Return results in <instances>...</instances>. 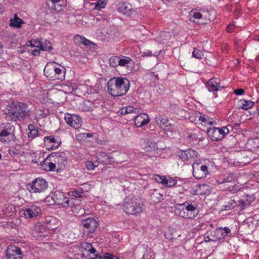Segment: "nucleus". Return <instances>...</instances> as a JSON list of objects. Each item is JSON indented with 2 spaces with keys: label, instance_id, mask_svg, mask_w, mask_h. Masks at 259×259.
<instances>
[{
  "label": "nucleus",
  "instance_id": "obj_43",
  "mask_svg": "<svg viewBox=\"0 0 259 259\" xmlns=\"http://www.w3.org/2000/svg\"><path fill=\"white\" fill-rule=\"evenodd\" d=\"M234 4H236V2L231 1L226 4L225 6L226 10L228 12L233 11L234 8Z\"/></svg>",
  "mask_w": 259,
  "mask_h": 259
},
{
  "label": "nucleus",
  "instance_id": "obj_22",
  "mask_svg": "<svg viewBox=\"0 0 259 259\" xmlns=\"http://www.w3.org/2000/svg\"><path fill=\"white\" fill-rule=\"evenodd\" d=\"M254 105V102L249 100H245L244 99L240 100L238 102V106L239 108L244 110H248L253 107Z\"/></svg>",
  "mask_w": 259,
  "mask_h": 259
},
{
  "label": "nucleus",
  "instance_id": "obj_50",
  "mask_svg": "<svg viewBox=\"0 0 259 259\" xmlns=\"http://www.w3.org/2000/svg\"><path fill=\"white\" fill-rule=\"evenodd\" d=\"M85 165H86L87 168L88 170H90L94 169L95 167L96 166H97L91 161H87L85 163Z\"/></svg>",
  "mask_w": 259,
  "mask_h": 259
},
{
  "label": "nucleus",
  "instance_id": "obj_62",
  "mask_svg": "<svg viewBox=\"0 0 259 259\" xmlns=\"http://www.w3.org/2000/svg\"><path fill=\"white\" fill-rule=\"evenodd\" d=\"M249 204H250V203H249V202L247 203L245 201H244L243 199L240 200L238 201V205L242 207H244V206H245L247 205H249Z\"/></svg>",
  "mask_w": 259,
  "mask_h": 259
},
{
  "label": "nucleus",
  "instance_id": "obj_15",
  "mask_svg": "<svg viewBox=\"0 0 259 259\" xmlns=\"http://www.w3.org/2000/svg\"><path fill=\"white\" fill-rule=\"evenodd\" d=\"M53 155L50 154L48 155L45 160L40 162L41 166L44 170L46 171H54L56 165L55 162L53 161L52 157Z\"/></svg>",
  "mask_w": 259,
  "mask_h": 259
},
{
  "label": "nucleus",
  "instance_id": "obj_1",
  "mask_svg": "<svg viewBox=\"0 0 259 259\" xmlns=\"http://www.w3.org/2000/svg\"><path fill=\"white\" fill-rule=\"evenodd\" d=\"M130 81L124 77H114L107 83L109 93L113 96L119 97L125 95L129 90Z\"/></svg>",
  "mask_w": 259,
  "mask_h": 259
},
{
  "label": "nucleus",
  "instance_id": "obj_64",
  "mask_svg": "<svg viewBox=\"0 0 259 259\" xmlns=\"http://www.w3.org/2000/svg\"><path fill=\"white\" fill-rule=\"evenodd\" d=\"M152 255H150L148 251H146L143 256V259H151Z\"/></svg>",
  "mask_w": 259,
  "mask_h": 259
},
{
  "label": "nucleus",
  "instance_id": "obj_27",
  "mask_svg": "<svg viewBox=\"0 0 259 259\" xmlns=\"http://www.w3.org/2000/svg\"><path fill=\"white\" fill-rule=\"evenodd\" d=\"M46 4L48 8L51 11V12H58L61 10L59 5L54 3L52 0H46Z\"/></svg>",
  "mask_w": 259,
  "mask_h": 259
},
{
  "label": "nucleus",
  "instance_id": "obj_38",
  "mask_svg": "<svg viewBox=\"0 0 259 259\" xmlns=\"http://www.w3.org/2000/svg\"><path fill=\"white\" fill-rule=\"evenodd\" d=\"M233 11L234 16L237 18L241 13V6L240 4L236 2V4H234V8Z\"/></svg>",
  "mask_w": 259,
  "mask_h": 259
},
{
  "label": "nucleus",
  "instance_id": "obj_9",
  "mask_svg": "<svg viewBox=\"0 0 259 259\" xmlns=\"http://www.w3.org/2000/svg\"><path fill=\"white\" fill-rule=\"evenodd\" d=\"M82 226L86 229V232L88 236L94 233L97 226L98 223L94 218H88L81 221Z\"/></svg>",
  "mask_w": 259,
  "mask_h": 259
},
{
  "label": "nucleus",
  "instance_id": "obj_36",
  "mask_svg": "<svg viewBox=\"0 0 259 259\" xmlns=\"http://www.w3.org/2000/svg\"><path fill=\"white\" fill-rule=\"evenodd\" d=\"M192 56L197 59H201L203 56V53L201 50L194 48L192 52Z\"/></svg>",
  "mask_w": 259,
  "mask_h": 259
},
{
  "label": "nucleus",
  "instance_id": "obj_10",
  "mask_svg": "<svg viewBox=\"0 0 259 259\" xmlns=\"http://www.w3.org/2000/svg\"><path fill=\"white\" fill-rule=\"evenodd\" d=\"M198 155V153L195 150L191 149L186 150H181L178 152V156L183 161L195 160Z\"/></svg>",
  "mask_w": 259,
  "mask_h": 259
},
{
  "label": "nucleus",
  "instance_id": "obj_4",
  "mask_svg": "<svg viewBox=\"0 0 259 259\" xmlns=\"http://www.w3.org/2000/svg\"><path fill=\"white\" fill-rule=\"evenodd\" d=\"M52 198L55 204L57 205H61L64 207L68 206L75 207L79 205L76 202V199H73V198L69 199L64 193L60 191H55L52 196Z\"/></svg>",
  "mask_w": 259,
  "mask_h": 259
},
{
  "label": "nucleus",
  "instance_id": "obj_20",
  "mask_svg": "<svg viewBox=\"0 0 259 259\" xmlns=\"http://www.w3.org/2000/svg\"><path fill=\"white\" fill-rule=\"evenodd\" d=\"M14 134L9 133L8 131H1L0 133V141L3 143L10 142L14 139Z\"/></svg>",
  "mask_w": 259,
  "mask_h": 259
},
{
  "label": "nucleus",
  "instance_id": "obj_60",
  "mask_svg": "<svg viewBox=\"0 0 259 259\" xmlns=\"http://www.w3.org/2000/svg\"><path fill=\"white\" fill-rule=\"evenodd\" d=\"M155 135H158L159 137L163 138L166 135V131H157V132L155 133Z\"/></svg>",
  "mask_w": 259,
  "mask_h": 259
},
{
  "label": "nucleus",
  "instance_id": "obj_49",
  "mask_svg": "<svg viewBox=\"0 0 259 259\" xmlns=\"http://www.w3.org/2000/svg\"><path fill=\"white\" fill-rule=\"evenodd\" d=\"M84 37H81L79 35H76L74 37L73 41L75 44H81Z\"/></svg>",
  "mask_w": 259,
  "mask_h": 259
},
{
  "label": "nucleus",
  "instance_id": "obj_48",
  "mask_svg": "<svg viewBox=\"0 0 259 259\" xmlns=\"http://www.w3.org/2000/svg\"><path fill=\"white\" fill-rule=\"evenodd\" d=\"M87 94H97V91L96 89H94L91 86H90L87 84Z\"/></svg>",
  "mask_w": 259,
  "mask_h": 259
},
{
  "label": "nucleus",
  "instance_id": "obj_21",
  "mask_svg": "<svg viewBox=\"0 0 259 259\" xmlns=\"http://www.w3.org/2000/svg\"><path fill=\"white\" fill-rule=\"evenodd\" d=\"M199 163H194L193 164V175L197 179H201L206 177L205 174L199 170Z\"/></svg>",
  "mask_w": 259,
  "mask_h": 259
},
{
  "label": "nucleus",
  "instance_id": "obj_40",
  "mask_svg": "<svg viewBox=\"0 0 259 259\" xmlns=\"http://www.w3.org/2000/svg\"><path fill=\"white\" fill-rule=\"evenodd\" d=\"M235 177L234 175L232 173L230 174L227 176L225 177L222 180V183H229L232 182L234 180Z\"/></svg>",
  "mask_w": 259,
  "mask_h": 259
},
{
  "label": "nucleus",
  "instance_id": "obj_47",
  "mask_svg": "<svg viewBox=\"0 0 259 259\" xmlns=\"http://www.w3.org/2000/svg\"><path fill=\"white\" fill-rule=\"evenodd\" d=\"M204 241L206 242L210 241H219L220 242H222V241H224V237L222 238V237H220L216 238L215 239H211V238H210L208 236H205L204 237Z\"/></svg>",
  "mask_w": 259,
  "mask_h": 259
},
{
  "label": "nucleus",
  "instance_id": "obj_6",
  "mask_svg": "<svg viewBox=\"0 0 259 259\" xmlns=\"http://www.w3.org/2000/svg\"><path fill=\"white\" fill-rule=\"evenodd\" d=\"M51 155H53L52 160L57 164L59 168H57L56 171L59 172L60 170L64 169L67 164V156L65 152H53Z\"/></svg>",
  "mask_w": 259,
  "mask_h": 259
},
{
  "label": "nucleus",
  "instance_id": "obj_33",
  "mask_svg": "<svg viewBox=\"0 0 259 259\" xmlns=\"http://www.w3.org/2000/svg\"><path fill=\"white\" fill-rule=\"evenodd\" d=\"M97 103L98 104V106L93 104L92 107H90V110L92 114L95 116H97L98 115L100 114V112L102 110V105L100 103L98 102Z\"/></svg>",
  "mask_w": 259,
  "mask_h": 259
},
{
  "label": "nucleus",
  "instance_id": "obj_23",
  "mask_svg": "<svg viewBox=\"0 0 259 259\" xmlns=\"http://www.w3.org/2000/svg\"><path fill=\"white\" fill-rule=\"evenodd\" d=\"M10 26L20 28L21 27V24L24 23V22L18 17L17 14H14L13 19H11L10 20Z\"/></svg>",
  "mask_w": 259,
  "mask_h": 259
},
{
  "label": "nucleus",
  "instance_id": "obj_7",
  "mask_svg": "<svg viewBox=\"0 0 259 259\" xmlns=\"http://www.w3.org/2000/svg\"><path fill=\"white\" fill-rule=\"evenodd\" d=\"M23 253L21 249L14 245H10L6 251L7 259H22Z\"/></svg>",
  "mask_w": 259,
  "mask_h": 259
},
{
  "label": "nucleus",
  "instance_id": "obj_53",
  "mask_svg": "<svg viewBox=\"0 0 259 259\" xmlns=\"http://www.w3.org/2000/svg\"><path fill=\"white\" fill-rule=\"evenodd\" d=\"M186 209L188 211H193L196 209V206L192 204H189L185 206Z\"/></svg>",
  "mask_w": 259,
  "mask_h": 259
},
{
  "label": "nucleus",
  "instance_id": "obj_61",
  "mask_svg": "<svg viewBox=\"0 0 259 259\" xmlns=\"http://www.w3.org/2000/svg\"><path fill=\"white\" fill-rule=\"evenodd\" d=\"M244 91L242 89H237L234 91V93L236 95H241L243 94Z\"/></svg>",
  "mask_w": 259,
  "mask_h": 259
},
{
  "label": "nucleus",
  "instance_id": "obj_35",
  "mask_svg": "<svg viewBox=\"0 0 259 259\" xmlns=\"http://www.w3.org/2000/svg\"><path fill=\"white\" fill-rule=\"evenodd\" d=\"M87 84H79L76 88L75 91H78L83 95H85L87 94Z\"/></svg>",
  "mask_w": 259,
  "mask_h": 259
},
{
  "label": "nucleus",
  "instance_id": "obj_28",
  "mask_svg": "<svg viewBox=\"0 0 259 259\" xmlns=\"http://www.w3.org/2000/svg\"><path fill=\"white\" fill-rule=\"evenodd\" d=\"M165 236L166 239L172 241L174 239L180 236V235H179L174 229H168V230L165 232Z\"/></svg>",
  "mask_w": 259,
  "mask_h": 259
},
{
  "label": "nucleus",
  "instance_id": "obj_44",
  "mask_svg": "<svg viewBox=\"0 0 259 259\" xmlns=\"http://www.w3.org/2000/svg\"><path fill=\"white\" fill-rule=\"evenodd\" d=\"M237 205L236 201L234 200H230L228 201V203L226 204L224 206L228 209L233 208Z\"/></svg>",
  "mask_w": 259,
  "mask_h": 259
},
{
  "label": "nucleus",
  "instance_id": "obj_24",
  "mask_svg": "<svg viewBox=\"0 0 259 259\" xmlns=\"http://www.w3.org/2000/svg\"><path fill=\"white\" fill-rule=\"evenodd\" d=\"M121 111V113L122 114H129V116H127L128 118L131 116H133V115H136V114L139 112L138 109L134 108L133 106H128L126 108H122Z\"/></svg>",
  "mask_w": 259,
  "mask_h": 259
},
{
  "label": "nucleus",
  "instance_id": "obj_31",
  "mask_svg": "<svg viewBox=\"0 0 259 259\" xmlns=\"http://www.w3.org/2000/svg\"><path fill=\"white\" fill-rule=\"evenodd\" d=\"M56 80H63L65 79V71L59 67L55 66V69Z\"/></svg>",
  "mask_w": 259,
  "mask_h": 259
},
{
  "label": "nucleus",
  "instance_id": "obj_25",
  "mask_svg": "<svg viewBox=\"0 0 259 259\" xmlns=\"http://www.w3.org/2000/svg\"><path fill=\"white\" fill-rule=\"evenodd\" d=\"M158 146L156 142L151 140H146L145 141L144 149L147 151H155L157 150Z\"/></svg>",
  "mask_w": 259,
  "mask_h": 259
},
{
  "label": "nucleus",
  "instance_id": "obj_19",
  "mask_svg": "<svg viewBox=\"0 0 259 259\" xmlns=\"http://www.w3.org/2000/svg\"><path fill=\"white\" fill-rule=\"evenodd\" d=\"M157 122L162 130H169L174 127V125L169 122L166 117L160 118L159 122H158V120H157Z\"/></svg>",
  "mask_w": 259,
  "mask_h": 259
},
{
  "label": "nucleus",
  "instance_id": "obj_11",
  "mask_svg": "<svg viewBox=\"0 0 259 259\" xmlns=\"http://www.w3.org/2000/svg\"><path fill=\"white\" fill-rule=\"evenodd\" d=\"M221 85L220 79L218 78H212L209 79L206 83L208 91L213 92V95L215 98L218 97L215 92L220 89L224 88L223 86H221Z\"/></svg>",
  "mask_w": 259,
  "mask_h": 259
},
{
  "label": "nucleus",
  "instance_id": "obj_34",
  "mask_svg": "<svg viewBox=\"0 0 259 259\" xmlns=\"http://www.w3.org/2000/svg\"><path fill=\"white\" fill-rule=\"evenodd\" d=\"M119 58L118 56H113L109 59V64L112 67H116L119 65Z\"/></svg>",
  "mask_w": 259,
  "mask_h": 259
},
{
  "label": "nucleus",
  "instance_id": "obj_42",
  "mask_svg": "<svg viewBox=\"0 0 259 259\" xmlns=\"http://www.w3.org/2000/svg\"><path fill=\"white\" fill-rule=\"evenodd\" d=\"M86 246L88 247V251H90L89 252L93 254V256H91V258H94L95 257H98V255L95 254L96 250L92 246L91 244L87 243Z\"/></svg>",
  "mask_w": 259,
  "mask_h": 259
},
{
  "label": "nucleus",
  "instance_id": "obj_41",
  "mask_svg": "<svg viewBox=\"0 0 259 259\" xmlns=\"http://www.w3.org/2000/svg\"><path fill=\"white\" fill-rule=\"evenodd\" d=\"M131 60L129 58L120 59L119 58V65L121 66H127Z\"/></svg>",
  "mask_w": 259,
  "mask_h": 259
},
{
  "label": "nucleus",
  "instance_id": "obj_56",
  "mask_svg": "<svg viewBox=\"0 0 259 259\" xmlns=\"http://www.w3.org/2000/svg\"><path fill=\"white\" fill-rule=\"evenodd\" d=\"M5 125L4 124L1 125L0 128H4L3 130H11L12 129V128H13L14 130L15 128V127L13 125H11L8 123H7L6 124V125Z\"/></svg>",
  "mask_w": 259,
  "mask_h": 259
},
{
  "label": "nucleus",
  "instance_id": "obj_55",
  "mask_svg": "<svg viewBox=\"0 0 259 259\" xmlns=\"http://www.w3.org/2000/svg\"><path fill=\"white\" fill-rule=\"evenodd\" d=\"M9 153L11 155H16L19 153L18 150L14 147L10 148Z\"/></svg>",
  "mask_w": 259,
  "mask_h": 259
},
{
  "label": "nucleus",
  "instance_id": "obj_54",
  "mask_svg": "<svg viewBox=\"0 0 259 259\" xmlns=\"http://www.w3.org/2000/svg\"><path fill=\"white\" fill-rule=\"evenodd\" d=\"M39 131H29L28 133V136L29 138H33L38 135V132Z\"/></svg>",
  "mask_w": 259,
  "mask_h": 259
},
{
  "label": "nucleus",
  "instance_id": "obj_52",
  "mask_svg": "<svg viewBox=\"0 0 259 259\" xmlns=\"http://www.w3.org/2000/svg\"><path fill=\"white\" fill-rule=\"evenodd\" d=\"M70 193H71L72 196H74L75 197V198H74L75 199H76L77 200V203L78 204V200L76 199V198H80L81 196V192H78L77 191H71V192H70L69 193V194Z\"/></svg>",
  "mask_w": 259,
  "mask_h": 259
},
{
  "label": "nucleus",
  "instance_id": "obj_51",
  "mask_svg": "<svg viewBox=\"0 0 259 259\" xmlns=\"http://www.w3.org/2000/svg\"><path fill=\"white\" fill-rule=\"evenodd\" d=\"M100 259H112L113 254L109 253H105L103 255L98 256Z\"/></svg>",
  "mask_w": 259,
  "mask_h": 259
},
{
  "label": "nucleus",
  "instance_id": "obj_39",
  "mask_svg": "<svg viewBox=\"0 0 259 259\" xmlns=\"http://www.w3.org/2000/svg\"><path fill=\"white\" fill-rule=\"evenodd\" d=\"M190 15L191 16V18H193L196 19H200L203 18V15L198 12H195L194 11H191L190 12Z\"/></svg>",
  "mask_w": 259,
  "mask_h": 259
},
{
  "label": "nucleus",
  "instance_id": "obj_2",
  "mask_svg": "<svg viewBox=\"0 0 259 259\" xmlns=\"http://www.w3.org/2000/svg\"><path fill=\"white\" fill-rule=\"evenodd\" d=\"M6 113L7 116L14 121L24 119L30 115L27 105L18 101L12 102L7 106V112Z\"/></svg>",
  "mask_w": 259,
  "mask_h": 259
},
{
  "label": "nucleus",
  "instance_id": "obj_16",
  "mask_svg": "<svg viewBox=\"0 0 259 259\" xmlns=\"http://www.w3.org/2000/svg\"><path fill=\"white\" fill-rule=\"evenodd\" d=\"M206 134L212 141H219L223 139L225 136L229 134V131L225 133L224 131H206Z\"/></svg>",
  "mask_w": 259,
  "mask_h": 259
},
{
  "label": "nucleus",
  "instance_id": "obj_29",
  "mask_svg": "<svg viewBox=\"0 0 259 259\" xmlns=\"http://www.w3.org/2000/svg\"><path fill=\"white\" fill-rule=\"evenodd\" d=\"M199 120L201 121V122L204 123V125L207 126V125H212L213 124H214V120L213 118H210L206 115H200L199 117Z\"/></svg>",
  "mask_w": 259,
  "mask_h": 259
},
{
  "label": "nucleus",
  "instance_id": "obj_26",
  "mask_svg": "<svg viewBox=\"0 0 259 259\" xmlns=\"http://www.w3.org/2000/svg\"><path fill=\"white\" fill-rule=\"evenodd\" d=\"M248 144L251 146L250 149L254 152L259 151V138H255L253 139L249 140Z\"/></svg>",
  "mask_w": 259,
  "mask_h": 259
},
{
  "label": "nucleus",
  "instance_id": "obj_12",
  "mask_svg": "<svg viewBox=\"0 0 259 259\" xmlns=\"http://www.w3.org/2000/svg\"><path fill=\"white\" fill-rule=\"evenodd\" d=\"M129 118L135 119V123L137 127H142L143 125L147 124L150 121L148 116L146 114H139L138 115H133L129 117Z\"/></svg>",
  "mask_w": 259,
  "mask_h": 259
},
{
  "label": "nucleus",
  "instance_id": "obj_3",
  "mask_svg": "<svg viewBox=\"0 0 259 259\" xmlns=\"http://www.w3.org/2000/svg\"><path fill=\"white\" fill-rule=\"evenodd\" d=\"M122 207L123 210L126 214L136 215L142 212L144 205L140 198L133 197L125 199Z\"/></svg>",
  "mask_w": 259,
  "mask_h": 259
},
{
  "label": "nucleus",
  "instance_id": "obj_5",
  "mask_svg": "<svg viewBox=\"0 0 259 259\" xmlns=\"http://www.w3.org/2000/svg\"><path fill=\"white\" fill-rule=\"evenodd\" d=\"M48 184L44 179L37 178L27 185V190L31 193H40L47 189Z\"/></svg>",
  "mask_w": 259,
  "mask_h": 259
},
{
  "label": "nucleus",
  "instance_id": "obj_46",
  "mask_svg": "<svg viewBox=\"0 0 259 259\" xmlns=\"http://www.w3.org/2000/svg\"><path fill=\"white\" fill-rule=\"evenodd\" d=\"M155 180L158 183H161L164 185L165 177L164 176H160L159 175H156L155 176Z\"/></svg>",
  "mask_w": 259,
  "mask_h": 259
},
{
  "label": "nucleus",
  "instance_id": "obj_57",
  "mask_svg": "<svg viewBox=\"0 0 259 259\" xmlns=\"http://www.w3.org/2000/svg\"><path fill=\"white\" fill-rule=\"evenodd\" d=\"M179 215L184 218H192V217L189 215L188 213H186V212L183 210L182 211H180Z\"/></svg>",
  "mask_w": 259,
  "mask_h": 259
},
{
  "label": "nucleus",
  "instance_id": "obj_58",
  "mask_svg": "<svg viewBox=\"0 0 259 259\" xmlns=\"http://www.w3.org/2000/svg\"><path fill=\"white\" fill-rule=\"evenodd\" d=\"M81 44L85 46H90L91 45L93 44V43L84 37Z\"/></svg>",
  "mask_w": 259,
  "mask_h": 259
},
{
  "label": "nucleus",
  "instance_id": "obj_59",
  "mask_svg": "<svg viewBox=\"0 0 259 259\" xmlns=\"http://www.w3.org/2000/svg\"><path fill=\"white\" fill-rule=\"evenodd\" d=\"M76 138L78 141L85 140V133H80L76 136Z\"/></svg>",
  "mask_w": 259,
  "mask_h": 259
},
{
  "label": "nucleus",
  "instance_id": "obj_37",
  "mask_svg": "<svg viewBox=\"0 0 259 259\" xmlns=\"http://www.w3.org/2000/svg\"><path fill=\"white\" fill-rule=\"evenodd\" d=\"M177 183V181L175 179H173L171 178H169L168 180H167L165 178L164 186L171 187L174 186H175Z\"/></svg>",
  "mask_w": 259,
  "mask_h": 259
},
{
  "label": "nucleus",
  "instance_id": "obj_17",
  "mask_svg": "<svg viewBox=\"0 0 259 259\" xmlns=\"http://www.w3.org/2000/svg\"><path fill=\"white\" fill-rule=\"evenodd\" d=\"M40 212L41 210L39 207L32 205L25 210L24 214L26 218L32 219L38 215Z\"/></svg>",
  "mask_w": 259,
  "mask_h": 259
},
{
  "label": "nucleus",
  "instance_id": "obj_32",
  "mask_svg": "<svg viewBox=\"0 0 259 259\" xmlns=\"http://www.w3.org/2000/svg\"><path fill=\"white\" fill-rule=\"evenodd\" d=\"M215 234L217 235H221L223 236L222 238H225V236H230L231 234L230 229H229L227 227H224V228H220L219 229H217L215 232Z\"/></svg>",
  "mask_w": 259,
  "mask_h": 259
},
{
  "label": "nucleus",
  "instance_id": "obj_8",
  "mask_svg": "<svg viewBox=\"0 0 259 259\" xmlns=\"http://www.w3.org/2000/svg\"><path fill=\"white\" fill-rule=\"evenodd\" d=\"M65 120L70 126L76 130L81 125V118L77 115L67 114L65 115Z\"/></svg>",
  "mask_w": 259,
  "mask_h": 259
},
{
  "label": "nucleus",
  "instance_id": "obj_30",
  "mask_svg": "<svg viewBox=\"0 0 259 259\" xmlns=\"http://www.w3.org/2000/svg\"><path fill=\"white\" fill-rule=\"evenodd\" d=\"M37 40L38 45H36V47L38 48L40 50L49 51L53 49L49 41H46L45 43H43L40 40Z\"/></svg>",
  "mask_w": 259,
  "mask_h": 259
},
{
  "label": "nucleus",
  "instance_id": "obj_63",
  "mask_svg": "<svg viewBox=\"0 0 259 259\" xmlns=\"http://www.w3.org/2000/svg\"><path fill=\"white\" fill-rule=\"evenodd\" d=\"M234 28H235V27H234V25L232 24H230L229 25H228L227 26V27L226 28V30H227V32L231 33L233 31Z\"/></svg>",
  "mask_w": 259,
  "mask_h": 259
},
{
  "label": "nucleus",
  "instance_id": "obj_18",
  "mask_svg": "<svg viewBox=\"0 0 259 259\" xmlns=\"http://www.w3.org/2000/svg\"><path fill=\"white\" fill-rule=\"evenodd\" d=\"M150 199L153 203H156L163 199V194L157 189H153L150 192Z\"/></svg>",
  "mask_w": 259,
  "mask_h": 259
},
{
  "label": "nucleus",
  "instance_id": "obj_45",
  "mask_svg": "<svg viewBox=\"0 0 259 259\" xmlns=\"http://www.w3.org/2000/svg\"><path fill=\"white\" fill-rule=\"evenodd\" d=\"M107 4V0H100L96 5V8L98 9L104 8Z\"/></svg>",
  "mask_w": 259,
  "mask_h": 259
},
{
  "label": "nucleus",
  "instance_id": "obj_14",
  "mask_svg": "<svg viewBox=\"0 0 259 259\" xmlns=\"http://www.w3.org/2000/svg\"><path fill=\"white\" fill-rule=\"evenodd\" d=\"M117 11L129 17L132 16L135 13V10L132 8V6L125 3L118 4Z\"/></svg>",
  "mask_w": 259,
  "mask_h": 259
},
{
  "label": "nucleus",
  "instance_id": "obj_13",
  "mask_svg": "<svg viewBox=\"0 0 259 259\" xmlns=\"http://www.w3.org/2000/svg\"><path fill=\"white\" fill-rule=\"evenodd\" d=\"M55 62H50L47 64L46 65L44 72L45 75L50 80H55L56 77H55Z\"/></svg>",
  "mask_w": 259,
  "mask_h": 259
}]
</instances>
